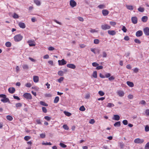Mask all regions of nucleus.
<instances>
[{"label": "nucleus", "mask_w": 149, "mask_h": 149, "mask_svg": "<svg viewBox=\"0 0 149 149\" xmlns=\"http://www.w3.org/2000/svg\"><path fill=\"white\" fill-rule=\"evenodd\" d=\"M22 104L20 103H18L15 104V107L17 108H18L19 107H21Z\"/></svg>", "instance_id": "nucleus-33"}, {"label": "nucleus", "mask_w": 149, "mask_h": 149, "mask_svg": "<svg viewBox=\"0 0 149 149\" xmlns=\"http://www.w3.org/2000/svg\"><path fill=\"white\" fill-rule=\"evenodd\" d=\"M131 20L133 23L136 24L137 22V18L136 17H133L131 18Z\"/></svg>", "instance_id": "nucleus-9"}, {"label": "nucleus", "mask_w": 149, "mask_h": 149, "mask_svg": "<svg viewBox=\"0 0 149 149\" xmlns=\"http://www.w3.org/2000/svg\"><path fill=\"white\" fill-rule=\"evenodd\" d=\"M108 33L109 34L111 35H114L116 34V32L114 30H108Z\"/></svg>", "instance_id": "nucleus-19"}, {"label": "nucleus", "mask_w": 149, "mask_h": 149, "mask_svg": "<svg viewBox=\"0 0 149 149\" xmlns=\"http://www.w3.org/2000/svg\"><path fill=\"white\" fill-rule=\"evenodd\" d=\"M102 57L103 58H106L107 56V54L106 52L104 51L102 52Z\"/></svg>", "instance_id": "nucleus-31"}, {"label": "nucleus", "mask_w": 149, "mask_h": 149, "mask_svg": "<svg viewBox=\"0 0 149 149\" xmlns=\"http://www.w3.org/2000/svg\"><path fill=\"white\" fill-rule=\"evenodd\" d=\"M148 19V17L147 16H143L141 18V20L144 22H147Z\"/></svg>", "instance_id": "nucleus-20"}, {"label": "nucleus", "mask_w": 149, "mask_h": 149, "mask_svg": "<svg viewBox=\"0 0 149 149\" xmlns=\"http://www.w3.org/2000/svg\"><path fill=\"white\" fill-rule=\"evenodd\" d=\"M92 64L93 66L94 67H96L99 65V64L96 62L93 63Z\"/></svg>", "instance_id": "nucleus-61"}, {"label": "nucleus", "mask_w": 149, "mask_h": 149, "mask_svg": "<svg viewBox=\"0 0 149 149\" xmlns=\"http://www.w3.org/2000/svg\"><path fill=\"white\" fill-rule=\"evenodd\" d=\"M63 112L65 114L68 116H70L71 115V114L68 112L65 111Z\"/></svg>", "instance_id": "nucleus-32"}, {"label": "nucleus", "mask_w": 149, "mask_h": 149, "mask_svg": "<svg viewBox=\"0 0 149 149\" xmlns=\"http://www.w3.org/2000/svg\"><path fill=\"white\" fill-rule=\"evenodd\" d=\"M15 90L14 87H10L8 89V92L11 94H13L15 93Z\"/></svg>", "instance_id": "nucleus-12"}, {"label": "nucleus", "mask_w": 149, "mask_h": 149, "mask_svg": "<svg viewBox=\"0 0 149 149\" xmlns=\"http://www.w3.org/2000/svg\"><path fill=\"white\" fill-rule=\"evenodd\" d=\"M98 8L100 9H102L105 8L106 7L105 5L104 4H100L98 6Z\"/></svg>", "instance_id": "nucleus-22"}, {"label": "nucleus", "mask_w": 149, "mask_h": 149, "mask_svg": "<svg viewBox=\"0 0 149 149\" xmlns=\"http://www.w3.org/2000/svg\"><path fill=\"white\" fill-rule=\"evenodd\" d=\"M101 28L102 30H106L110 29L111 26L107 24H104L101 25Z\"/></svg>", "instance_id": "nucleus-3"}, {"label": "nucleus", "mask_w": 149, "mask_h": 149, "mask_svg": "<svg viewBox=\"0 0 149 149\" xmlns=\"http://www.w3.org/2000/svg\"><path fill=\"white\" fill-rule=\"evenodd\" d=\"M134 41L136 43H137L138 44H140L141 43V42L138 39H135L134 40Z\"/></svg>", "instance_id": "nucleus-51"}, {"label": "nucleus", "mask_w": 149, "mask_h": 149, "mask_svg": "<svg viewBox=\"0 0 149 149\" xmlns=\"http://www.w3.org/2000/svg\"><path fill=\"white\" fill-rule=\"evenodd\" d=\"M23 68L24 69H27L29 68V66L27 65H23Z\"/></svg>", "instance_id": "nucleus-46"}, {"label": "nucleus", "mask_w": 149, "mask_h": 149, "mask_svg": "<svg viewBox=\"0 0 149 149\" xmlns=\"http://www.w3.org/2000/svg\"><path fill=\"white\" fill-rule=\"evenodd\" d=\"M70 6L72 7H74L76 6L77 3L74 0H71L70 2Z\"/></svg>", "instance_id": "nucleus-7"}, {"label": "nucleus", "mask_w": 149, "mask_h": 149, "mask_svg": "<svg viewBox=\"0 0 149 149\" xmlns=\"http://www.w3.org/2000/svg\"><path fill=\"white\" fill-rule=\"evenodd\" d=\"M145 149H149V142L147 143L145 146Z\"/></svg>", "instance_id": "nucleus-41"}, {"label": "nucleus", "mask_w": 149, "mask_h": 149, "mask_svg": "<svg viewBox=\"0 0 149 149\" xmlns=\"http://www.w3.org/2000/svg\"><path fill=\"white\" fill-rule=\"evenodd\" d=\"M6 118L7 119L9 120V121H11L13 119V118L10 115H8L6 116Z\"/></svg>", "instance_id": "nucleus-29"}, {"label": "nucleus", "mask_w": 149, "mask_h": 149, "mask_svg": "<svg viewBox=\"0 0 149 149\" xmlns=\"http://www.w3.org/2000/svg\"><path fill=\"white\" fill-rule=\"evenodd\" d=\"M98 93L101 96H103L104 94V93L102 91H99L98 92Z\"/></svg>", "instance_id": "nucleus-43"}, {"label": "nucleus", "mask_w": 149, "mask_h": 149, "mask_svg": "<svg viewBox=\"0 0 149 149\" xmlns=\"http://www.w3.org/2000/svg\"><path fill=\"white\" fill-rule=\"evenodd\" d=\"M34 2L37 6H39L41 4L40 1L38 0H34Z\"/></svg>", "instance_id": "nucleus-25"}, {"label": "nucleus", "mask_w": 149, "mask_h": 149, "mask_svg": "<svg viewBox=\"0 0 149 149\" xmlns=\"http://www.w3.org/2000/svg\"><path fill=\"white\" fill-rule=\"evenodd\" d=\"M58 74L59 76H63L64 75V72L61 70H60L58 72Z\"/></svg>", "instance_id": "nucleus-30"}, {"label": "nucleus", "mask_w": 149, "mask_h": 149, "mask_svg": "<svg viewBox=\"0 0 149 149\" xmlns=\"http://www.w3.org/2000/svg\"><path fill=\"white\" fill-rule=\"evenodd\" d=\"M5 45L7 47H10L11 46V44L10 42H6Z\"/></svg>", "instance_id": "nucleus-27"}, {"label": "nucleus", "mask_w": 149, "mask_h": 149, "mask_svg": "<svg viewBox=\"0 0 149 149\" xmlns=\"http://www.w3.org/2000/svg\"><path fill=\"white\" fill-rule=\"evenodd\" d=\"M114 106V105L113 103H109L107 104V107L110 108L112 107H113Z\"/></svg>", "instance_id": "nucleus-28"}, {"label": "nucleus", "mask_w": 149, "mask_h": 149, "mask_svg": "<svg viewBox=\"0 0 149 149\" xmlns=\"http://www.w3.org/2000/svg\"><path fill=\"white\" fill-rule=\"evenodd\" d=\"M40 104L41 105L44 106H48L47 104L45 102L43 101H40Z\"/></svg>", "instance_id": "nucleus-34"}, {"label": "nucleus", "mask_w": 149, "mask_h": 149, "mask_svg": "<svg viewBox=\"0 0 149 149\" xmlns=\"http://www.w3.org/2000/svg\"><path fill=\"white\" fill-rule=\"evenodd\" d=\"M23 96L24 97L28 100H31L32 98L31 95L29 93H25L24 94Z\"/></svg>", "instance_id": "nucleus-1"}, {"label": "nucleus", "mask_w": 149, "mask_h": 149, "mask_svg": "<svg viewBox=\"0 0 149 149\" xmlns=\"http://www.w3.org/2000/svg\"><path fill=\"white\" fill-rule=\"evenodd\" d=\"M122 122L123 124L125 125H126L128 124V121L126 120H123Z\"/></svg>", "instance_id": "nucleus-48"}, {"label": "nucleus", "mask_w": 149, "mask_h": 149, "mask_svg": "<svg viewBox=\"0 0 149 149\" xmlns=\"http://www.w3.org/2000/svg\"><path fill=\"white\" fill-rule=\"evenodd\" d=\"M64 78L63 77H61L58 80V81L61 83L64 79Z\"/></svg>", "instance_id": "nucleus-39"}, {"label": "nucleus", "mask_w": 149, "mask_h": 149, "mask_svg": "<svg viewBox=\"0 0 149 149\" xmlns=\"http://www.w3.org/2000/svg\"><path fill=\"white\" fill-rule=\"evenodd\" d=\"M103 68V67L102 66H99L96 67V69L97 70H100L102 69Z\"/></svg>", "instance_id": "nucleus-64"}, {"label": "nucleus", "mask_w": 149, "mask_h": 149, "mask_svg": "<svg viewBox=\"0 0 149 149\" xmlns=\"http://www.w3.org/2000/svg\"><path fill=\"white\" fill-rule=\"evenodd\" d=\"M110 24L112 26H114L116 24V23L115 22L111 21L109 22Z\"/></svg>", "instance_id": "nucleus-53"}, {"label": "nucleus", "mask_w": 149, "mask_h": 149, "mask_svg": "<svg viewBox=\"0 0 149 149\" xmlns=\"http://www.w3.org/2000/svg\"><path fill=\"white\" fill-rule=\"evenodd\" d=\"M60 145L63 148H65L66 147V146L63 143H60Z\"/></svg>", "instance_id": "nucleus-57"}, {"label": "nucleus", "mask_w": 149, "mask_h": 149, "mask_svg": "<svg viewBox=\"0 0 149 149\" xmlns=\"http://www.w3.org/2000/svg\"><path fill=\"white\" fill-rule=\"evenodd\" d=\"M90 97V95L89 93H87L86 94L85 96V98L86 99H88Z\"/></svg>", "instance_id": "nucleus-55"}, {"label": "nucleus", "mask_w": 149, "mask_h": 149, "mask_svg": "<svg viewBox=\"0 0 149 149\" xmlns=\"http://www.w3.org/2000/svg\"><path fill=\"white\" fill-rule=\"evenodd\" d=\"M139 69L136 68H135L134 70V72L137 73L139 72Z\"/></svg>", "instance_id": "nucleus-60"}, {"label": "nucleus", "mask_w": 149, "mask_h": 149, "mask_svg": "<svg viewBox=\"0 0 149 149\" xmlns=\"http://www.w3.org/2000/svg\"><path fill=\"white\" fill-rule=\"evenodd\" d=\"M120 123V121L117 122L114 124V126L115 127H119L121 125Z\"/></svg>", "instance_id": "nucleus-23"}, {"label": "nucleus", "mask_w": 149, "mask_h": 149, "mask_svg": "<svg viewBox=\"0 0 149 149\" xmlns=\"http://www.w3.org/2000/svg\"><path fill=\"white\" fill-rule=\"evenodd\" d=\"M94 43L95 44H98L99 43V40L97 39H95L94 40Z\"/></svg>", "instance_id": "nucleus-45"}, {"label": "nucleus", "mask_w": 149, "mask_h": 149, "mask_svg": "<svg viewBox=\"0 0 149 149\" xmlns=\"http://www.w3.org/2000/svg\"><path fill=\"white\" fill-rule=\"evenodd\" d=\"M127 84L128 86L131 87H132L134 86V84L133 83L130 81H127Z\"/></svg>", "instance_id": "nucleus-21"}, {"label": "nucleus", "mask_w": 149, "mask_h": 149, "mask_svg": "<svg viewBox=\"0 0 149 149\" xmlns=\"http://www.w3.org/2000/svg\"><path fill=\"white\" fill-rule=\"evenodd\" d=\"M1 101L3 103H6L10 102L9 99L8 98H7L6 97H5V98L1 99Z\"/></svg>", "instance_id": "nucleus-17"}, {"label": "nucleus", "mask_w": 149, "mask_h": 149, "mask_svg": "<svg viewBox=\"0 0 149 149\" xmlns=\"http://www.w3.org/2000/svg\"><path fill=\"white\" fill-rule=\"evenodd\" d=\"M42 111L44 113H46L47 112V110L46 108L44 107H42Z\"/></svg>", "instance_id": "nucleus-42"}, {"label": "nucleus", "mask_w": 149, "mask_h": 149, "mask_svg": "<svg viewBox=\"0 0 149 149\" xmlns=\"http://www.w3.org/2000/svg\"><path fill=\"white\" fill-rule=\"evenodd\" d=\"M95 122V120L93 119H91L89 121V123L90 124H93Z\"/></svg>", "instance_id": "nucleus-62"}, {"label": "nucleus", "mask_w": 149, "mask_h": 149, "mask_svg": "<svg viewBox=\"0 0 149 149\" xmlns=\"http://www.w3.org/2000/svg\"><path fill=\"white\" fill-rule=\"evenodd\" d=\"M90 31L91 33H94L95 32H98V31L96 30L95 29H91V30Z\"/></svg>", "instance_id": "nucleus-47"}, {"label": "nucleus", "mask_w": 149, "mask_h": 149, "mask_svg": "<svg viewBox=\"0 0 149 149\" xmlns=\"http://www.w3.org/2000/svg\"><path fill=\"white\" fill-rule=\"evenodd\" d=\"M122 30L125 33V32H127V29H126V28L125 27V26H123V27H122Z\"/></svg>", "instance_id": "nucleus-44"}, {"label": "nucleus", "mask_w": 149, "mask_h": 149, "mask_svg": "<svg viewBox=\"0 0 149 149\" xmlns=\"http://www.w3.org/2000/svg\"><path fill=\"white\" fill-rule=\"evenodd\" d=\"M102 13L103 15L106 16L109 13V11L107 10L103 9L102 10Z\"/></svg>", "instance_id": "nucleus-11"}, {"label": "nucleus", "mask_w": 149, "mask_h": 149, "mask_svg": "<svg viewBox=\"0 0 149 149\" xmlns=\"http://www.w3.org/2000/svg\"><path fill=\"white\" fill-rule=\"evenodd\" d=\"M44 118L48 121H49L51 119V118L48 116H45L44 117Z\"/></svg>", "instance_id": "nucleus-54"}, {"label": "nucleus", "mask_w": 149, "mask_h": 149, "mask_svg": "<svg viewBox=\"0 0 149 149\" xmlns=\"http://www.w3.org/2000/svg\"><path fill=\"white\" fill-rule=\"evenodd\" d=\"M25 86L27 87H30L31 86V85L30 83H27L25 84Z\"/></svg>", "instance_id": "nucleus-59"}, {"label": "nucleus", "mask_w": 149, "mask_h": 149, "mask_svg": "<svg viewBox=\"0 0 149 149\" xmlns=\"http://www.w3.org/2000/svg\"><path fill=\"white\" fill-rule=\"evenodd\" d=\"M59 100V97L58 96L56 97L54 100V103H58Z\"/></svg>", "instance_id": "nucleus-26"}, {"label": "nucleus", "mask_w": 149, "mask_h": 149, "mask_svg": "<svg viewBox=\"0 0 149 149\" xmlns=\"http://www.w3.org/2000/svg\"><path fill=\"white\" fill-rule=\"evenodd\" d=\"M40 136L41 138H44L45 137V135L44 133H42L40 134Z\"/></svg>", "instance_id": "nucleus-56"}, {"label": "nucleus", "mask_w": 149, "mask_h": 149, "mask_svg": "<svg viewBox=\"0 0 149 149\" xmlns=\"http://www.w3.org/2000/svg\"><path fill=\"white\" fill-rule=\"evenodd\" d=\"M126 6L129 10H132L133 9V7L132 5H126Z\"/></svg>", "instance_id": "nucleus-24"}, {"label": "nucleus", "mask_w": 149, "mask_h": 149, "mask_svg": "<svg viewBox=\"0 0 149 149\" xmlns=\"http://www.w3.org/2000/svg\"><path fill=\"white\" fill-rule=\"evenodd\" d=\"M58 64L59 65H63L66 64L67 62L65 61L64 59H62L61 60H58Z\"/></svg>", "instance_id": "nucleus-5"}, {"label": "nucleus", "mask_w": 149, "mask_h": 149, "mask_svg": "<svg viewBox=\"0 0 149 149\" xmlns=\"http://www.w3.org/2000/svg\"><path fill=\"white\" fill-rule=\"evenodd\" d=\"M63 127L65 130H68L69 129V127L66 125H64L63 126Z\"/></svg>", "instance_id": "nucleus-37"}, {"label": "nucleus", "mask_w": 149, "mask_h": 149, "mask_svg": "<svg viewBox=\"0 0 149 149\" xmlns=\"http://www.w3.org/2000/svg\"><path fill=\"white\" fill-rule=\"evenodd\" d=\"M120 119V117L118 115H114L113 117V119L116 120H119Z\"/></svg>", "instance_id": "nucleus-16"}, {"label": "nucleus", "mask_w": 149, "mask_h": 149, "mask_svg": "<svg viewBox=\"0 0 149 149\" xmlns=\"http://www.w3.org/2000/svg\"><path fill=\"white\" fill-rule=\"evenodd\" d=\"M118 95L120 97H122L124 96V93L123 91H118L117 92Z\"/></svg>", "instance_id": "nucleus-15"}, {"label": "nucleus", "mask_w": 149, "mask_h": 149, "mask_svg": "<svg viewBox=\"0 0 149 149\" xmlns=\"http://www.w3.org/2000/svg\"><path fill=\"white\" fill-rule=\"evenodd\" d=\"M144 142V140L139 138H137L134 140V142L136 143H141Z\"/></svg>", "instance_id": "nucleus-4"}, {"label": "nucleus", "mask_w": 149, "mask_h": 149, "mask_svg": "<svg viewBox=\"0 0 149 149\" xmlns=\"http://www.w3.org/2000/svg\"><path fill=\"white\" fill-rule=\"evenodd\" d=\"M119 144L120 145V148H123L124 146V144L122 143H121V142L120 143H119Z\"/></svg>", "instance_id": "nucleus-52"}, {"label": "nucleus", "mask_w": 149, "mask_h": 149, "mask_svg": "<svg viewBox=\"0 0 149 149\" xmlns=\"http://www.w3.org/2000/svg\"><path fill=\"white\" fill-rule=\"evenodd\" d=\"M138 10L140 12H143L144 11V9L143 8L140 7L138 9Z\"/></svg>", "instance_id": "nucleus-35"}, {"label": "nucleus", "mask_w": 149, "mask_h": 149, "mask_svg": "<svg viewBox=\"0 0 149 149\" xmlns=\"http://www.w3.org/2000/svg\"><path fill=\"white\" fill-rule=\"evenodd\" d=\"M13 17L15 19L18 18L19 17L18 15L15 13H14Z\"/></svg>", "instance_id": "nucleus-49"}, {"label": "nucleus", "mask_w": 149, "mask_h": 149, "mask_svg": "<svg viewBox=\"0 0 149 149\" xmlns=\"http://www.w3.org/2000/svg\"><path fill=\"white\" fill-rule=\"evenodd\" d=\"M31 138V137L29 136H26L24 137V139L25 141H28Z\"/></svg>", "instance_id": "nucleus-40"}, {"label": "nucleus", "mask_w": 149, "mask_h": 149, "mask_svg": "<svg viewBox=\"0 0 149 149\" xmlns=\"http://www.w3.org/2000/svg\"><path fill=\"white\" fill-rule=\"evenodd\" d=\"M143 35V32L141 30H139L137 31L136 33V35L137 37H140Z\"/></svg>", "instance_id": "nucleus-13"}, {"label": "nucleus", "mask_w": 149, "mask_h": 149, "mask_svg": "<svg viewBox=\"0 0 149 149\" xmlns=\"http://www.w3.org/2000/svg\"><path fill=\"white\" fill-rule=\"evenodd\" d=\"M143 31L146 35H149V28L146 27L144 28L143 29Z\"/></svg>", "instance_id": "nucleus-8"}, {"label": "nucleus", "mask_w": 149, "mask_h": 149, "mask_svg": "<svg viewBox=\"0 0 149 149\" xmlns=\"http://www.w3.org/2000/svg\"><path fill=\"white\" fill-rule=\"evenodd\" d=\"M145 130L146 132L149 131V126L148 125H146V126L145 128Z\"/></svg>", "instance_id": "nucleus-38"}, {"label": "nucleus", "mask_w": 149, "mask_h": 149, "mask_svg": "<svg viewBox=\"0 0 149 149\" xmlns=\"http://www.w3.org/2000/svg\"><path fill=\"white\" fill-rule=\"evenodd\" d=\"M33 80L34 82L37 83L39 81V77L38 76H35L33 77Z\"/></svg>", "instance_id": "nucleus-18"}, {"label": "nucleus", "mask_w": 149, "mask_h": 149, "mask_svg": "<svg viewBox=\"0 0 149 149\" xmlns=\"http://www.w3.org/2000/svg\"><path fill=\"white\" fill-rule=\"evenodd\" d=\"M93 76L95 78H96L97 77V73L96 71L94 72L93 74Z\"/></svg>", "instance_id": "nucleus-50"}, {"label": "nucleus", "mask_w": 149, "mask_h": 149, "mask_svg": "<svg viewBox=\"0 0 149 149\" xmlns=\"http://www.w3.org/2000/svg\"><path fill=\"white\" fill-rule=\"evenodd\" d=\"M67 66L68 67L72 69H74L76 68L75 65L72 64H67Z\"/></svg>", "instance_id": "nucleus-14"}, {"label": "nucleus", "mask_w": 149, "mask_h": 149, "mask_svg": "<svg viewBox=\"0 0 149 149\" xmlns=\"http://www.w3.org/2000/svg\"><path fill=\"white\" fill-rule=\"evenodd\" d=\"M27 42L30 46H34L36 45L35 42L34 40H29Z\"/></svg>", "instance_id": "nucleus-6"}, {"label": "nucleus", "mask_w": 149, "mask_h": 149, "mask_svg": "<svg viewBox=\"0 0 149 149\" xmlns=\"http://www.w3.org/2000/svg\"><path fill=\"white\" fill-rule=\"evenodd\" d=\"M19 26L22 29H24L26 27V25L25 24L22 22H20L18 23Z\"/></svg>", "instance_id": "nucleus-10"}, {"label": "nucleus", "mask_w": 149, "mask_h": 149, "mask_svg": "<svg viewBox=\"0 0 149 149\" xmlns=\"http://www.w3.org/2000/svg\"><path fill=\"white\" fill-rule=\"evenodd\" d=\"M79 110L81 111H83L85 110V108L84 106H82L79 108Z\"/></svg>", "instance_id": "nucleus-36"}, {"label": "nucleus", "mask_w": 149, "mask_h": 149, "mask_svg": "<svg viewBox=\"0 0 149 149\" xmlns=\"http://www.w3.org/2000/svg\"><path fill=\"white\" fill-rule=\"evenodd\" d=\"M23 38V37L20 34H18L15 36L14 37L15 41L18 42L21 40Z\"/></svg>", "instance_id": "nucleus-2"}, {"label": "nucleus", "mask_w": 149, "mask_h": 149, "mask_svg": "<svg viewBox=\"0 0 149 149\" xmlns=\"http://www.w3.org/2000/svg\"><path fill=\"white\" fill-rule=\"evenodd\" d=\"M48 49L49 51H53L55 49V48L53 47H48Z\"/></svg>", "instance_id": "nucleus-58"}, {"label": "nucleus", "mask_w": 149, "mask_h": 149, "mask_svg": "<svg viewBox=\"0 0 149 149\" xmlns=\"http://www.w3.org/2000/svg\"><path fill=\"white\" fill-rule=\"evenodd\" d=\"M145 113L147 116H149V109H147L145 111Z\"/></svg>", "instance_id": "nucleus-63"}]
</instances>
